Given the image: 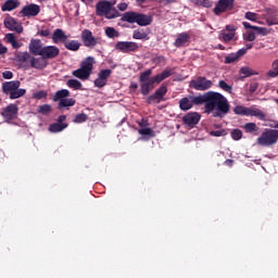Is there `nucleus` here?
Instances as JSON below:
<instances>
[{
	"label": "nucleus",
	"mask_w": 278,
	"mask_h": 278,
	"mask_svg": "<svg viewBox=\"0 0 278 278\" xmlns=\"http://www.w3.org/2000/svg\"><path fill=\"white\" fill-rule=\"evenodd\" d=\"M193 105H203V110L206 113L215 112L213 113V117H223L229 111L228 100L222 93L215 91H206V93L198 97L181 98V100H178V109L181 112L192 110Z\"/></svg>",
	"instance_id": "nucleus-1"
},
{
	"label": "nucleus",
	"mask_w": 278,
	"mask_h": 278,
	"mask_svg": "<svg viewBox=\"0 0 278 278\" xmlns=\"http://www.w3.org/2000/svg\"><path fill=\"white\" fill-rule=\"evenodd\" d=\"M28 49L30 54L34 56H40L42 59H30V68L34 70H45L47 67L46 60H54L59 56L60 50L55 46H41V40L39 39H30L28 43Z\"/></svg>",
	"instance_id": "nucleus-2"
},
{
	"label": "nucleus",
	"mask_w": 278,
	"mask_h": 278,
	"mask_svg": "<svg viewBox=\"0 0 278 278\" xmlns=\"http://www.w3.org/2000/svg\"><path fill=\"white\" fill-rule=\"evenodd\" d=\"M173 74L174 71L169 67L164 68L162 73H159L154 76H150L153 75V71L147 70L139 74V85H136V83H131V89L136 90L137 88H139V93H141L142 96H148L150 91L153 90V85L162 84L164 79L169 78L170 76H173Z\"/></svg>",
	"instance_id": "nucleus-3"
},
{
	"label": "nucleus",
	"mask_w": 278,
	"mask_h": 278,
	"mask_svg": "<svg viewBox=\"0 0 278 278\" xmlns=\"http://www.w3.org/2000/svg\"><path fill=\"white\" fill-rule=\"evenodd\" d=\"M116 2L114 0H100L94 4V15L98 17H104L106 20H114L119 17V12H125L128 9L127 3H119L117 8H114ZM119 11V12H118Z\"/></svg>",
	"instance_id": "nucleus-4"
},
{
	"label": "nucleus",
	"mask_w": 278,
	"mask_h": 278,
	"mask_svg": "<svg viewBox=\"0 0 278 278\" xmlns=\"http://www.w3.org/2000/svg\"><path fill=\"white\" fill-rule=\"evenodd\" d=\"M119 22L128 24H137L139 27L149 26L150 23H153V18L150 15H144L142 13H137L134 11H128L123 13V16L119 17Z\"/></svg>",
	"instance_id": "nucleus-5"
},
{
	"label": "nucleus",
	"mask_w": 278,
	"mask_h": 278,
	"mask_svg": "<svg viewBox=\"0 0 278 278\" xmlns=\"http://www.w3.org/2000/svg\"><path fill=\"white\" fill-rule=\"evenodd\" d=\"M94 65V58L87 56L84 61H80V67L73 71V77L78 78L80 81L89 80V76H92V70Z\"/></svg>",
	"instance_id": "nucleus-6"
},
{
	"label": "nucleus",
	"mask_w": 278,
	"mask_h": 278,
	"mask_svg": "<svg viewBox=\"0 0 278 278\" xmlns=\"http://www.w3.org/2000/svg\"><path fill=\"white\" fill-rule=\"evenodd\" d=\"M278 142V129L267 128L262 131V135L256 138L258 147L269 148Z\"/></svg>",
	"instance_id": "nucleus-7"
},
{
	"label": "nucleus",
	"mask_w": 278,
	"mask_h": 278,
	"mask_svg": "<svg viewBox=\"0 0 278 278\" xmlns=\"http://www.w3.org/2000/svg\"><path fill=\"white\" fill-rule=\"evenodd\" d=\"M3 94L9 99L16 100L25 96V89H20V80H11L3 83Z\"/></svg>",
	"instance_id": "nucleus-8"
},
{
	"label": "nucleus",
	"mask_w": 278,
	"mask_h": 278,
	"mask_svg": "<svg viewBox=\"0 0 278 278\" xmlns=\"http://www.w3.org/2000/svg\"><path fill=\"white\" fill-rule=\"evenodd\" d=\"M233 114L245 117H256L258 121H266L267 116L256 108H247L242 105L233 106Z\"/></svg>",
	"instance_id": "nucleus-9"
},
{
	"label": "nucleus",
	"mask_w": 278,
	"mask_h": 278,
	"mask_svg": "<svg viewBox=\"0 0 278 278\" xmlns=\"http://www.w3.org/2000/svg\"><path fill=\"white\" fill-rule=\"evenodd\" d=\"M80 43H84L86 48L94 49L100 45V39L92 35V30L84 29L80 30Z\"/></svg>",
	"instance_id": "nucleus-10"
},
{
	"label": "nucleus",
	"mask_w": 278,
	"mask_h": 278,
	"mask_svg": "<svg viewBox=\"0 0 278 278\" xmlns=\"http://www.w3.org/2000/svg\"><path fill=\"white\" fill-rule=\"evenodd\" d=\"M212 80L205 79L203 76H198L195 79L189 80V89L195 91H206L212 89Z\"/></svg>",
	"instance_id": "nucleus-11"
},
{
	"label": "nucleus",
	"mask_w": 278,
	"mask_h": 278,
	"mask_svg": "<svg viewBox=\"0 0 278 278\" xmlns=\"http://www.w3.org/2000/svg\"><path fill=\"white\" fill-rule=\"evenodd\" d=\"M233 10V0H217L215 9H212V13L215 16H219L223 13H227Z\"/></svg>",
	"instance_id": "nucleus-12"
},
{
	"label": "nucleus",
	"mask_w": 278,
	"mask_h": 278,
	"mask_svg": "<svg viewBox=\"0 0 278 278\" xmlns=\"http://www.w3.org/2000/svg\"><path fill=\"white\" fill-rule=\"evenodd\" d=\"M20 108L16 106V104L11 103L9 105H5L3 109V112H0V116L3 117V121L5 123H11V121L16 119V114H18Z\"/></svg>",
	"instance_id": "nucleus-13"
},
{
	"label": "nucleus",
	"mask_w": 278,
	"mask_h": 278,
	"mask_svg": "<svg viewBox=\"0 0 278 278\" xmlns=\"http://www.w3.org/2000/svg\"><path fill=\"white\" fill-rule=\"evenodd\" d=\"M114 49L122 53H132L139 50V45L134 41H119L114 45Z\"/></svg>",
	"instance_id": "nucleus-14"
},
{
	"label": "nucleus",
	"mask_w": 278,
	"mask_h": 278,
	"mask_svg": "<svg viewBox=\"0 0 278 278\" xmlns=\"http://www.w3.org/2000/svg\"><path fill=\"white\" fill-rule=\"evenodd\" d=\"M164 94H167V86L162 85L153 92V94L148 96L147 103L153 104V102H161L164 99Z\"/></svg>",
	"instance_id": "nucleus-15"
},
{
	"label": "nucleus",
	"mask_w": 278,
	"mask_h": 278,
	"mask_svg": "<svg viewBox=\"0 0 278 278\" xmlns=\"http://www.w3.org/2000/svg\"><path fill=\"white\" fill-rule=\"evenodd\" d=\"M111 76V70H100L98 78H94V88H103Z\"/></svg>",
	"instance_id": "nucleus-16"
},
{
	"label": "nucleus",
	"mask_w": 278,
	"mask_h": 278,
	"mask_svg": "<svg viewBox=\"0 0 278 278\" xmlns=\"http://www.w3.org/2000/svg\"><path fill=\"white\" fill-rule=\"evenodd\" d=\"M181 122L189 128H193L200 122V114L195 112L187 113L181 117Z\"/></svg>",
	"instance_id": "nucleus-17"
},
{
	"label": "nucleus",
	"mask_w": 278,
	"mask_h": 278,
	"mask_svg": "<svg viewBox=\"0 0 278 278\" xmlns=\"http://www.w3.org/2000/svg\"><path fill=\"white\" fill-rule=\"evenodd\" d=\"M20 14L25 17H34L39 15V5L38 4H28L23 7V10L20 11Z\"/></svg>",
	"instance_id": "nucleus-18"
},
{
	"label": "nucleus",
	"mask_w": 278,
	"mask_h": 278,
	"mask_svg": "<svg viewBox=\"0 0 278 278\" xmlns=\"http://www.w3.org/2000/svg\"><path fill=\"white\" fill-rule=\"evenodd\" d=\"M3 25L11 31L22 34V25H20V22H16L14 17L5 18V21H3Z\"/></svg>",
	"instance_id": "nucleus-19"
},
{
	"label": "nucleus",
	"mask_w": 278,
	"mask_h": 278,
	"mask_svg": "<svg viewBox=\"0 0 278 278\" xmlns=\"http://www.w3.org/2000/svg\"><path fill=\"white\" fill-rule=\"evenodd\" d=\"M242 27L245 28V30L251 29L253 31H256L258 36H267V35H270V31H271V29L253 26L251 25V23H248V22H242Z\"/></svg>",
	"instance_id": "nucleus-20"
},
{
	"label": "nucleus",
	"mask_w": 278,
	"mask_h": 278,
	"mask_svg": "<svg viewBox=\"0 0 278 278\" xmlns=\"http://www.w3.org/2000/svg\"><path fill=\"white\" fill-rule=\"evenodd\" d=\"M189 45V34L180 33L176 36V41H173V46L176 48H184Z\"/></svg>",
	"instance_id": "nucleus-21"
},
{
	"label": "nucleus",
	"mask_w": 278,
	"mask_h": 278,
	"mask_svg": "<svg viewBox=\"0 0 278 278\" xmlns=\"http://www.w3.org/2000/svg\"><path fill=\"white\" fill-rule=\"evenodd\" d=\"M30 55H34V53H30V50H28V52H17L14 53V60L18 63H25L30 60H41V58H34Z\"/></svg>",
	"instance_id": "nucleus-22"
},
{
	"label": "nucleus",
	"mask_w": 278,
	"mask_h": 278,
	"mask_svg": "<svg viewBox=\"0 0 278 278\" xmlns=\"http://www.w3.org/2000/svg\"><path fill=\"white\" fill-rule=\"evenodd\" d=\"M20 8V1L17 0H5L3 5H0V11L3 12H11Z\"/></svg>",
	"instance_id": "nucleus-23"
},
{
	"label": "nucleus",
	"mask_w": 278,
	"mask_h": 278,
	"mask_svg": "<svg viewBox=\"0 0 278 278\" xmlns=\"http://www.w3.org/2000/svg\"><path fill=\"white\" fill-rule=\"evenodd\" d=\"M150 33L148 29L143 28H138L137 30H134V34L131 35V38L134 40H142V41H148L150 38L148 37Z\"/></svg>",
	"instance_id": "nucleus-24"
},
{
	"label": "nucleus",
	"mask_w": 278,
	"mask_h": 278,
	"mask_svg": "<svg viewBox=\"0 0 278 278\" xmlns=\"http://www.w3.org/2000/svg\"><path fill=\"white\" fill-rule=\"evenodd\" d=\"M244 54H247V52H244V49L237 50V52L226 55V60H224V63L231 64L233 62H237L239 58H242Z\"/></svg>",
	"instance_id": "nucleus-25"
},
{
	"label": "nucleus",
	"mask_w": 278,
	"mask_h": 278,
	"mask_svg": "<svg viewBox=\"0 0 278 278\" xmlns=\"http://www.w3.org/2000/svg\"><path fill=\"white\" fill-rule=\"evenodd\" d=\"M265 77L267 79H273L278 77V59L273 60V63H270V71H267L265 74Z\"/></svg>",
	"instance_id": "nucleus-26"
},
{
	"label": "nucleus",
	"mask_w": 278,
	"mask_h": 278,
	"mask_svg": "<svg viewBox=\"0 0 278 278\" xmlns=\"http://www.w3.org/2000/svg\"><path fill=\"white\" fill-rule=\"evenodd\" d=\"M5 43L11 45V49H20L22 43L16 41L14 34H5Z\"/></svg>",
	"instance_id": "nucleus-27"
},
{
	"label": "nucleus",
	"mask_w": 278,
	"mask_h": 278,
	"mask_svg": "<svg viewBox=\"0 0 278 278\" xmlns=\"http://www.w3.org/2000/svg\"><path fill=\"white\" fill-rule=\"evenodd\" d=\"M64 129H66V123H53L48 127V131L52 134H59L64 131Z\"/></svg>",
	"instance_id": "nucleus-28"
},
{
	"label": "nucleus",
	"mask_w": 278,
	"mask_h": 278,
	"mask_svg": "<svg viewBox=\"0 0 278 278\" xmlns=\"http://www.w3.org/2000/svg\"><path fill=\"white\" fill-rule=\"evenodd\" d=\"M52 39H53V43L65 42L66 35H64V30L55 29V30H53Z\"/></svg>",
	"instance_id": "nucleus-29"
},
{
	"label": "nucleus",
	"mask_w": 278,
	"mask_h": 278,
	"mask_svg": "<svg viewBox=\"0 0 278 278\" xmlns=\"http://www.w3.org/2000/svg\"><path fill=\"white\" fill-rule=\"evenodd\" d=\"M53 101L59 102V110H62L64 108H73L75 105L74 99H59V100L53 99Z\"/></svg>",
	"instance_id": "nucleus-30"
},
{
	"label": "nucleus",
	"mask_w": 278,
	"mask_h": 278,
	"mask_svg": "<svg viewBox=\"0 0 278 278\" xmlns=\"http://www.w3.org/2000/svg\"><path fill=\"white\" fill-rule=\"evenodd\" d=\"M80 48V42L76 40H70L64 42V49H67L68 51L76 52Z\"/></svg>",
	"instance_id": "nucleus-31"
},
{
	"label": "nucleus",
	"mask_w": 278,
	"mask_h": 278,
	"mask_svg": "<svg viewBox=\"0 0 278 278\" xmlns=\"http://www.w3.org/2000/svg\"><path fill=\"white\" fill-rule=\"evenodd\" d=\"M240 74H242V78H248V77H252V76H257L258 72L256 71H252L251 67H242L240 68Z\"/></svg>",
	"instance_id": "nucleus-32"
},
{
	"label": "nucleus",
	"mask_w": 278,
	"mask_h": 278,
	"mask_svg": "<svg viewBox=\"0 0 278 278\" xmlns=\"http://www.w3.org/2000/svg\"><path fill=\"white\" fill-rule=\"evenodd\" d=\"M66 97H70V91L66 89H62L59 91H55V94L53 96V100L59 101V100H68Z\"/></svg>",
	"instance_id": "nucleus-33"
},
{
	"label": "nucleus",
	"mask_w": 278,
	"mask_h": 278,
	"mask_svg": "<svg viewBox=\"0 0 278 278\" xmlns=\"http://www.w3.org/2000/svg\"><path fill=\"white\" fill-rule=\"evenodd\" d=\"M242 129L245 130V134H253L258 131L256 123H245V125H242Z\"/></svg>",
	"instance_id": "nucleus-34"
},
{
	"label": "nucleus",
	"mask_w": 278,
	"mask_h": 278,
	"mask_svg": "<svg viewBox=\"0 0 278 278\" xmlns=\"http://www.w3.org/2000/svg\"><path fill=\"white\" fill-rule=\"evenodd\" d=\"M218 39L226 43L231 42V40H233V33L220 31V36H218Z\"/></svg>",
	"instance_id": "nucleus-35"
},
{
	"label": "nucleus",
	"mask_w": 278,
	"mask_h": 278,
	"mask_svg": "<svg viewBox=\"0 0 278 278\" xmlns=\"http://www.w3.org/2000/svg\"><path fill=\"white\" fill-rule=\"evenodd\" d=\"M51 111H53V109H51L50 104H42L39 105L37 113L47 116L48 114H50Z\"/></svg>",
	"instance_id": "nucleus-36"
},
{
	"label": "nucleus",
	"mask_w": 278,
	"mask_h": 278,
	"mask_svg": "<svg viewBox=\"0 0 278 278\" xmlns=\"http://www.w3.org/2000/svg\"><path fill=\"white\" fill-rule=\"evenodd\" d=\"M67 87L73 90H80V81L75 79L67 80Z\"/></svg>",
	"instance_id": "nucleus-37"
},
{
	"label": "nucleus",
	"mask_w": 278,
	"mask_h": 278,
	"mask_svg": "<svg viewBox=\"0 0 278 278\" xmlns=\"http://www.w3.org/2000/svg\"><path fill=\"white\" fill-rule=\"evenodd\" d=\"M86 119H88V116H86L85 113H80V114L75 115V118L73 119V123L84 124V123H86Z\"/></svg>",
	"instance_id": "nucleus-38"
},
{
	"label": "nucleus",
	"mask_w": 278,
	"mask_h": 278,
	"mask_svg": "<svg viewBox=\"0 0 278 278\" xmlns=\"http://www.w3.org/2000/svg\"><path fill=\"white\" fill-rule=\"evenodd\" d=\"M139 135L141 136H148V137H155L154 132H153V129H150V128H141L138 130Z\"/></svg>",
	"instance_id": "nucleus-39"
},
{
	"label": "nucleus",
	"mask_w": 278,
	"mask_h": 278,
	"mask_svg": "<svg viewBox=\"0 0 278 278\" xmlns=\"http://www.w3.org/2000/svg\"><path fill=\"white\" fill-rule=\"evenodd\" d=\"M192 4H195L201 8L210 9L214 5L211 0H203V2H192Z\"/></svg>",
	"instance_id": "nucleus-40"
},
{
	"label": "nucleus",
	"mask_w": 278,
	"mask_h": 278,
	"mask_svg": "<svg viewBox=\"0 0 278 278\" xmlns=\"http://www.w3.org/2000/svg\"><path fill=\"white\" fill-rule=\"evenodd\" d=\"M231 139L233 141H239L240 139H242V130H239V129L231 130Z\"/></svg>",
	"instance_id": "nucleus-41"
},
{
	"label": "nucleus",
	"mask_w": 278,
	"mask_h": 278,
	"mask_svg": "<svg viewBox=\"0 0 278 278\" xmlns=\"http://www.w3.org/2000/svg\"><path fill=\"white\" fill-rule=\"evenodd\" d=\"M106 37L114 39L119 37V33H116V30L112 27H106Z\"/></svg>",
	"instance_id": "nucleus-42"
},
{
	"label": "nucleus",
	"mask_w": 278,
	"mask_h": 278,
	"mask_svg": "<svg viewBox=\"0 0 278 278\" xmlns=\"http://www.w3.org/2000/svg\"><path fill=\"white\" fill-rule=\"evenodd\" d=\"M217 86L220 87V89L223 91H226L228 93H231V86H229L228 84H226L224 80H220L217 83Z\"/></svg>",
	"instance_id": "nucleus-43"
},
{
	"label": "nucleus",
	"mask_w": 278,
	"mask_h": 278,
	"mask_svg": "<svg viewBox=\"0 0 278 278\" xmlns=\"http://www.w3.org/2000/svg\"><path fill=\"white\" fill-rule=\"evenodd\" d=\"M243 40H245L247 42H253L254 40H256V35L252 31H248L245 33V36H243Z\"/></svg>",
	"instance_id": "nucleus-44"
},
{
	"label": "nucleus",
	"mask_w": 278,
	"mask_h": 278,
	"mask_svg": "<svg viewBox=\"0 0 278 278\" xmlns=\"http://www.w3.org/2000/svg\"><path fill=\"white\" fill-rule=\"evenodd\" d=\"M208 136L219 138V137L225 136V130H223V129L212 130L211 132H208Z\"/></svg>",
	"instance_id": "nucleus-45"
},
{
	"label": "nucleus",
	"mask_w": 278,
	"mask_h": 278,
	"mask_svg": "<svg viewBox=\"0 0 278 278\" xmlns=\"http://www.w3.org/2000/svg\"><path fill=\"white\" fill-rule=\"evenodd\" d=\"M257 14L253 12H245V20L256 22Z\"/></svg>",
	"instance_id": "nucleus-46"
},
{
	"label": "nucleus",
	"mask_w": 278,
	"mask_h": 278,
	"mask_svg": "<svg viewBox=\"0 0 278 278\" xmlns=\"http://www.w3.org/2000/svg\"><path fill=\"white\" fill-rule=\"evenodd\" d=\"M265 23L267 24V26L278 25V22L276 21V18L271 16H267V18H265Z\"/></svg>",
	"instance_id": "nucleus-47"
},
{
	"label": "nucleus",
	"mask_w": 278,
	"mask_h": 278,
	"mask_svg": "<svg viewBox=\"0 0 278 278\" xmlns=\"http://www.w3.org/2000/svg\"><path fill=\"white\" fill-rule=\"evenodd\" d=\"M258 89V84L257 83H251V85H248V92L253 94V92H256Z\"/></svg>",
	"instance_id": "nucleus-48"
},
{
	"label": "nucleus",
	"mask_w": 278,
	"mask_h": 278,
	"mask_svg": "<svg viewBox=\"0 0 278 278\" xmlns=\"http://www.w3.org/2000/svg\"><path fill=\"white\" fill-rule=\"evenodd\" d=\"M45 98H47V92H45L42 90H39V91L34 93V99L41 100V99H45Z\"/></svg>",
	"instance_id": "nucleus-49"
},
{
	"label": "nucleus",
	"mask_w": 278,
	"mask_h": 278,
	"mask_svg": "<svg viewBox=\"0 0 278 278\" xmlns=\"http://www.w3.org/2000/svg\"><path fill=\"white\" fill-rule=\"evenodd\" d=\"M37 36L47 38V37L50 36V30H48V29L39 30V31L37 33Z\"/></svg>",
	"instance_id": "nucleus-50"
},
{
	"label": "nucleus",
	"mask_w": 278,
	"mask_h": 278,
	"mask_svg": "<svg viewBox=\"0 0 278 278\" xmlns=\"http://www.w3.org/2000/svg\"><path fill=\"white\" fill-rule=\"evenodd\" d=\"M11 78H14V74H12L11 71L3 72V79L10 80Z\"/></svg>",
	"instance_id": "nucleus-51"
},
{
	"label": "nucleus",
	"mask_w": 278,
	"mask_h": 278,
	"mask_svg": "<svg viewBox=\"0 0 278 278\" xmlns=\"http://www.w3.org/2000/svg\"><path fill=\"white\" fill-rule=\"evenodd\" d=\"M5 53H9V48H5L3 43H0V55H5Z\"/></svg>",
	"instance_id": "nucleus-52"
},
{
	"label": "nucleus",
	"mask_w": 278,
	"mask_h": 278,
	"mask_svg": "<svg viewBox=\"0 0 278 278\" xmlns=\"http://www.w3.org/2000/svg\"><path fill=\"white\" fill-rule=\"evenodd\" d=\"M236 30H237V27H235L233 25H226V30H223V31L233 33Z\"/></svg>",
	"instance_id": "nucleus-53"
},
{
	"label": "nucleus",
	"mask_w": 278,
	"mask_h": 278,
	"mask_svg": "<svg viewBox=\"0 0 278 278\" xmlns=\"http://www.w3.org/2000/svg\"><path fill=\"white\" fill-rule=\"evenodd\" d=\"M64 121H66V116L65 115H61V116H59L58 119H55L54 124H64Z\"/></svg>",
	"instance_id": "nucleus-54"
},
{
	"label": "nucleus",
	"mask_w": 278,
	"mask_h": 278,
	"mask_svg": "<svg viewBox=\"0 0 278 278\" xmlns=\"http://www.w3.org/2000/svg\"><path fill=\"white\" fill-rule=\"evenodd\" d=\"M224 165L231 167L233 165V160H226L223 162Z\"/></svg>",
	"instance_id": "nucleus-55"
},
{
	"label": "nucleus",
	"mask_w": 278,
	"mask_h": 278,
	"mask_svg": "<svg viewBox=\"0 0 278 278\" xmlns=\"http://www.w3.org/2000/svg\"><path fill=\"white\" fill-rule=\"evenodd\" d=\"M251 49H253V43H247L245 48H242L240 50H245V53H248V50H251Z\"/></svg>",
	"instance_id": "nucleus-56"
},
{
	"label": "nucleus",
	"mask_w": 278,
	"mask_h": 278,
	"mask_svg": "<svg viewBox=\"0 0 278 278\" xmlns=\"http://www.w3.org/2000/svg\"><path fill=\"white\" fill-rule=\"evenodd\" d=\"M162 3H164V4H173V3H175V0H162Z\"/></svg>",
	"instance_id": "nucleus-57"
},
{
	"label": "nucleus",
	"mask_w": 278,
	"mask_h": 278,
	"mask_svg": "<svg viewBox=\"0 0 278 278\" xmlns=\"http://www.w3.org/2000/svg\"><path fill=\"white\" fill-rule=\"evenodd\" d=\"M217 47L218 49H220V51L225 50V47H223L222 45H218Z\"/></svg>",
	"instance_id": "nucleus-58"
},
{
	"label": "nucleus",
	"mask_w": 278,
	"mask_h": 278,
	"mask_svg": "<svg viewBox=\"0 0 278 278\" xmlns=\"http://www.w3.org/2000/svg\"><path fill=\"white\" fill-rule=\"evenodd\" d=\"M159 62H164V56H159Z\"/></svg>",
	"instance_id": "nucleus-59"
},
{
	"label": "nucleus",
	"mask_w": 278,
	"mask_h": 278,
	"mask_svg": "<svg viewBox=\"0 0 278 278\" xmlns=\"http://www.w3.org/2000/svg\"><path fill=\"white\" fill-rule=\"evenodd\" d=\"M276 105L278 106V99H276Z\"/></svg>",
	"instance_id": "nucleus-60"
},
{
	"label": "nucleus",
	"mask_w": 278,
	"mask_h": 278,
	"mask_svg": "<svg viewBox=\"0 0 278 278\" xmlns=\"http://www.w3.org/2000/svg\"><path fill=\"white\" fill-rule=\"evenodd\" d=\"M80 2H86V0H80Z\"/></svg>",
	"instance_id": "nucleus-61"
},
{
	"label": "nucleus",
	"mask_w": 278,
	"mask_h": 278,
	"mask_svg": "<svg viewBox=\"0 0 278 278\" xmlns=\"http://www.w3.org/2000/svg\"><path fill=\"white\" fill-rule=\"evenodd\" d=\"M276 94H278V90H276Z\"/></svg>",
	"instance_id": "nucleus-62"
}]
</instances>
